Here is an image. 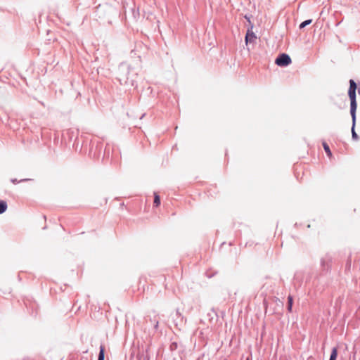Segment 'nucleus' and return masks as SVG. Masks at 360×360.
I'll use <instances>...</instances> for the list:
<instances>
[{"instance_id":"obj_1","label":"nucleus","mask_w":360,"mask_h":360,"mask_svg":"<svg viewBox=\"0 0 360 360\" xmlns=\"http://www.w3.org/2000/svg\"><path fill=\"white\" fill-rule=\"evenodd\" d=\"M129 66L126 63H122L118 67L117 78L120 84H128L129 83Z\"/></svg>"},{"instance_id":"obj_2","label":"nucleus","mask_w":360,"mask_h":360,"mask_svg":"<svg viewBox=\"0 0 360 360\" xmlns=\"http://www.w3.org/2000/svg\"><path fill=\"white\" fill-rule=\"evenodd\" d=\"M357 85L354 79L349 80V87L348 90V96L350 99V111H356L357 102H356V91Z\"/></svg>"},{"instance_id":"obj_3","label":"nucleus","mask_w":360,"mask_h":360,"mask_svg":"<svg viewBox=\"0 0 360 360\" xmlns=\"http://www.w3.org/2000/svg\"><path fill=\"white\" fill-rule=\"evenodd\" d=\"M333 256L330 253H326L321 257L320 265L322 271L329 272L331 269Z\"/></svg>"},{"instance_id":"obj_4","label":"nucleus","mask_w":360,"mask_h":360,"mask_svg":"<svg viewBox=\"0 0 360 360\" xmlns=\"http://www.w3.org/2000/svg\"><path fill=\"white\" fill-rule=\"evenodd\" d=\"M291 63V58L288 54L285 53L279 54L275 60V63L279 67H286Z\"/></svg>"},{"instance_id":"obj_5","label":"nucleus","mask_w":360,"mask_h":360,"mask_svg":"<svg viewBox=\"0 0 360 360\" xmlns=\"http://www.w3.org/2000/svg\"><path fill=\"white\" fill-rule=\"evenodd\" d=\"M356 111H350V115H351L352 121V129H351L352 138L354 141H357L359 139V136L357 135V134L356 133V131H355L356 120Z\"/></svg>"},{"instance_id":"obj_6","label":"nucleus","mask_w":360,"mask_h":360,"mask_svg":"<svg viewBox=\"0 0 360 360\" xmlns=\"http://www.w3.org/2000/svg\"><path fill=\"white\" fill-rule=\"evenodd\" d=\"M137 360H149L147 354V349L139 350L136 355Z\"/></svg>"},{"instance_id":"obj_7","label":"nucleus","mask_w":360,"mask_h":360,"mask_svg":"<svg viewBox=\"0 0 360 360\" xmlns=\"http://www.w3.org/2000/svg\"><path fill=\"white\" fill-rule=\"evenodd\" d=\"M257 38L255 34L252 32V31H250L248 30L245 34V43L246 44H248V43H250L253 39H255Z\"/></svg>"},{"instance_id":"obj_8","label":"nucleus","mask_w":360,"mask_h":360,"mask_svg":"<svg viewBox=\"0 0 360 360\" xmlns=\"http://www.w3.org/2000/svg\"><path fill=\"white\" fill-rule=\"evenodd\" d=\"M293 305V297L292 295H289L288 296V303H287V309L289 312H292Z\"/></svg>"},{"instance_id":"obj_9","label":"nucleus","mask_w":360,"mask_h":360,"mask_svg":"<svg viewBox=\"0 0 360 360\" xmlns=\"http://www.w3.org/2000/svg\"><path fill=\"white\" fill-rule=\"evenodd\" d=\"M8 208L7 202L5 200H0V214L4 213Z\"/></svg>"},{"instance_id":"obj_10","label":"nucleus","mask_w":360,"mask_h":360,"mask_svg":"<svg viewBox=\"0 0 360 360\" xmlns=\"http://www.w3.org/2000/svg\"><path fill=\"white\" fill-rule=\"evenodd\" d=\"M105 359V347L103 345H101L99 348V353L98 360H104Z\"/></svg>"},{"instance_id":"obj_11","label":"nucleus","mask_w":360,"mask_h":360,"mask_svg":"<svg viewBox=\"0 0 360 360\" xmlns=\"http://www.w3.org/2000/svg\"><path fill=\"white\" fill-rule=\"evenodd\" d=\"M322 145H323V149H324L326 153L327 154V155L328 157H331L332 156V153H331V150H330V147L328 145V143H326L325 141H323Z\"/></svg>"},{"instance_id":"obj_12","label":"nucleus","mask_w":360,"mask_h":360,"mask_svg":"<svg viewBox=\"0 0 360 360\" xmlns=\"http://www.w3.org/2000/svg\"><path fill=\"white\" fill-rule=\"evenodd\" d=\"M338 356V348L333 347L332 349L329 360H336Z\"/></svg>"},{"instance_id":"obj_13","label":"nucleus","mask_w":360,"mask_h":360,"mask_svg":"<svg viewBox=\"0 0 360 360\" xmlns=\"http://www.w3.org/2000/svg\"><path fill=\"white\" fill-rule=\"evenodd\" d=\"M153 204H154V206L156 207L160 205V198L157 193H154Z\"/></svg>"},{"instance_id":"obj_14","label":"nucleus","mask_w":360,"mask_h":360,"mask_svg":"<svg viewBox=\"0 0 360 360\" xmlns=\"http://www.w3.org/2000/svg\"><path fill=\"white\" fill-rule=\"evenodd\" d=\"M312 22V20L311 19H308V20H306L303 22H302L300 25H299V28L300 30L304 28L306 26L310 25Z\"/></svg>"},{"instance_id":"obj_15","label":"nucleus","mask_w":360,"mask_h":360,"mask_svg":"<svg viewBox=\"0 0 360 360\" xmlns=\"http://www.w3.org/2000/svg\"><path fill=\"white\" fill-rule=\"evenodd\" d=\"M30 179H21V180L18 181L17 179H11V181L13 184H16L20 183V182L27 181H30Z\"/></svg>"},{"instance_id":"obj_16","label":"nucleus","mask_w":360,"mask_h":360,"mask_svg":"<svg viewBox=\"0 0 360 360\" xmlns=\"http://www.w3.org/2000/svg\"><path fill=\"white\" fill-rule=\"evenodd\" d=\"M178 347V344L176 342H173L171 343L169 348L171 351L176 350Z\"/></svg>"},{"instance_id":"obj_17","label":"nucleus","mask_w":360,"mask_h":360,"mask_svg":"<svg viewBox=\"0 0 360 360\" xmlns=\"http://www.w3.org/2000/svg\"><path fill=\"white\" fill-rule=\"evenodd\" d=\"M150 321L151 322H154V329L155 330H158V326H159V321H158V320L154 319V320L150 319Z\"/></svg>"},{"instance_id":"obj_18","label":"nucleus","mask_w":360,"mask_h":360,"mask_svg":"<svg viewBox=\"0 0 360 360\" xmlns=\"http://www.w3.org/2000/svg\"><path fill=\"white\" fill-rule=\"evenodd\" d=\"M176 315L181 317V319H183V316H182L181 314L179 312V309L176 310Z\"/></svg>"},{"instance_id":"obj_19","label":"nucleus","mask_w":360,"mask_h":360,"mask_svg":"<svg viewBox=\"0 0 360 360\" xmlns=\"http://www.w3.org/2000/svg\"><path fill=\"white\" fill-rule=\"evenodd\" d=\"M358 91V94L360 95V87L356 89Z\"/></svg>"}]
</instances>
